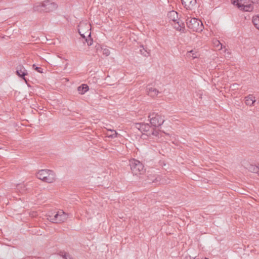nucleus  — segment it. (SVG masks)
<instances>
[{"label":"nucleus","instance_id":"dca6fc26","mask_svg":"<svg viewBox=\"0 0 259 259\" xmlns=\"http://www.w3.org/2000/svg\"><path fill=\"white\" fill-rule=\"evenodd\" d=\"M33 10L38 12H44L43 3H36L33 6Z\"/></svg>","mask_w":259,"mask_h":259},{"label":"nucleus","instance_id":"7ed1b4c3","mask_svg":"<svg viewBox=\"0 0 259 259\" xmlns=\"http://www.w3.org/2000/svg\"><path fill=\"white\" fill-rule=\"evenodd\" d=\"M186 24L188 27L193 31L201 32L203 29L202 22L195 18H189L186 19Z\"/></svg>","mask_w":259,"mask_h":259},{"label":"nucleus","instance_id":"423d86ee","mask_svg":"<svg viewBox=\"0 0 259 259\" xmlns=\"http://www.w3.org/2000/svg\"><path fill=\"white\" fill-rule=\"evenodd\" d=\"M17 74L23 78L26 82L27 81L25 76L27 75V71L26 69L21 65H19L16 68Z\"/></svg>","mask_w":259,"mask_h":259},{"label":"nucleus","instance_id":"a211bd4d","mask_svg":"<svg viewBox=\"0 0 259 259\" xmlns=\"http://www.w3.org/2000/svg\"><path fill=\"white\" fill-rule=\"evenodd\" d=\"M248 170L254 173L258 174L259 173V165L258 166L254 165H250L248 167Z\"/></svg>","mask_w":259,"mask_h":259},{"label":"nucleus","instance_id":"cd10ccee","mask_svg":"<svg viewBox=\"0 0 259 259\" xmlns=\"http://www.w3.org/2000/svg\"><path fill=\"white\" fill-rule=\"evenodd\" d=\"M188 54H192V57L193 58H195L197 57V56L195 55V54L194 53V51L193 50H191L189 52H188Z\"/></svg>","mask_w":259,"mask_h":259},{"label":"nucleus","instance_id":"9b49d317","mask_svg":"<svg viewBox=\"0 0 259 259\" xmlns=\"http://www.w3.org/2000/svg\"><path fill=\"white\" fill-rule=\"evenodd\" d=\"M147 92L151 97H155L159 94V91L155 88H153L150 86L147 87Z\"/></svg>","mask_w":259,"mask_h":259},{"label":"nucleus","instance_id":"f257e3e1","mask_svg":"<svg viewBox=\"0 0 259 259\" xmlns=\"http://www.w3.org/2000/svg\"><path fill=\"white\" fill-rule=\"evenodd\" d=\"M148 118L150 119L151 126L153 127V131L151 134L156 137L158 136L159 132L155 130L154 128L161 126L164 121V117L156 113H150Z\"/></svg>","mask_w":259,"mask_h":259},{"label":"nucleus","instance_id":"5701e85b","mask_svg":"<svg viewBox=\"0 0 259 259\" xmlns=\"http://www.w3.org/2000/svg\"><path fill=\"white\" fill-rule=\"evenodd\" d=\"M61 255L62 256L63 259H72V257L66 252H62Z\"/></svg>","mask_w":259,"mask_h":259},{"label":"nucleus","instance_id":"20e7f679","mask_svg":"<svg viewBox=\"0 0 259 259\" xmlns=\"http://www.w3.org/2000/svg\"><path fill=\"white\" fill-rule=\"evenodd\" d=\"M130 165L132 172L135 175L142 174L145 171L144 165L140 161L138 160L134 159L130 160Z\"/></svg>","mask_w":259,"mask_h":259},{"label":"nucleus","instance_id":"2eb2a0df","mask_svg":"<svg viewBox=\"0 0 259 259\" xmlns=\"http://www.w3.org/2000/svg\"><path fill=\"white\" fill-rule=\"evenodd\" d=\"M175 28L180 31L184 32L185 30L184 24L182 21H178L175 24Z\"/></svg>","mask_w":259,"mask_h":259},{"label":"nucleus","instance_id":"39448f33","mask_svg":"<svg viewBox=\"0 0 259 259\" xmlns=\"http://www.w3.org/2000/svg\"><path fill=\"white\" fill-rule=\"evenodd\" d=\"M44 11L45 12H50L55 10L58 5L54 2H52L49 0L45 1L43 2Z\"/></svg>","mask_w":259,"mask_h":259},{"label":"nucleus","instance_id":"f8f14e48","mask_svg":"<svg viewBox=\"0 0 259 259\" xmlns=\"http://www.w3.org/2000/svg\"><path fill=\"white\" fill-rule=\"evenodd\" d=\"M68 215L65 213L62 210H59V216L58 217V223L64 222L67 220Z\"/></svg>","mask_w":259,"mask_h":259},{"label":"nucleus","instance_id":"9d476101","mask_svg":"<svg viewBox=\"0 0 259 259\" xmlns=\"http://www.w3.org/2000/svg\"><path fill=\"white\" fill-rule=\"evenodd\" d=\"M255 102V97L252 95H249L245 98V103L246 105L253 106Z\"/></svg>","mask_w":259,"mask_h":259},{"label":"nucleus","instance_id":"f3484780","mask_svg":"<svg viewBox=\"0 0 259 259\" xmlns=\"http://www.w3.org/2000/svg\"><path fill=\"white\" fill-rule=\"evenodd\" d=\"M108 132H110L111 134L107 133L106 134L107 137L110 138H115L119 135L115 130L108 129Z\"/></svg>","mask_w":259,"mask_h":259},{"label":"nucleus","instance_id":"2f4dec72","mask_svg":"<svg viewBox=\"0 0 259 259\" xmlns=\"http://www.w3.org/2000/svg\"><path fill=\"white\" fill-rule=\"evenodd\" d=\"M78 33L81 35V31H80V29L79 28H78Z\"/></svg>","mask_w":259,"mask_h":259},{"label":"nucleus","instance_id":"f704fd0d","mask_svg":"<svg viewBox=\"0 0 259 259\" xmlns=\"http://www.w3.org/2000/svg\"><path fill=\"white\" fill-rule=\"evenodd\" d=\"M51 215H53V213H52V212H51Z\"/></svg>","mask_w":259,"mask_h":259},{"label":"nucleus","instance_id":"ddd939ff","mask_svg":"<svg viewBox=\"0 0 259 259\" xmlns=\"http://www.w3.org/2000/svg\"><path fill=\"white\" fill-rule=\"evenodd\" d=\"M58 216H59V211L57 212L53 216L49 214L47 215V219L52 223H58Z\"/></svg>","mask_w":259,"mask_h":259},{"label":"nucleus","instance_id":"a878e982","mask_svg":"<svg viewBox=\"0 0 259 259\" xmlns=\"http://www.w3.org/2000/svg\"><path fill=\"white\" fill-rule=\"evenodd\" d=\"M214 44L217 47H219L220 46V49H223V45L220 42L219 40H215V42H214Z\"/></svg>","mask_w":259,"mask_h":259},{"label":"nucleus","instance_id":"f03ea898","mask_svg":"<svg viewBox=\"0 0 259 259\" xmlns=\"http://www.w3.org/2000/svg\"><path fill=\"white\" fill-rule=\"evenodd\" d=\"M36 177L47 183H52L56 179V175L54 172L49 169H41L36 174Z\"/></svg>","mask_w":259,"mask_h":259},{"label":"nucleus","instance_id":"b1692460","mask_svg":"<svg viewBox=\"0 0 259 259\" xmlns=\"http://www.w3.org/2000/svg\"><path fill=\"white\" fill-rule=\"evenodd\" d=\"M33 68L38 72L42 73L43 71V69L41 67H37L35 64L33 65Z\"/></svg>","mask_w":259,"mask_h":259},{"label":"nucleus","instance_id":"72a5a7b5","mask_svg":"<svg viewBox=\"0 0 259 259\" xmlns=\"http://www.w3.org/2000/svg\"><path fill=\"white\" fill-rule=\"evenodd\" d=\"M51 215H53V213H52V212H51Z\"/></svg>","mask_w":259,"mask_h":259},{"label":"nucleus","instance_id":"393cba45","mask_svg":"<svg viewBox=\"0 0 259 259\" xmlns=\"http://www.w3.org/2000/svg\"><path fill=\"white\" fill-rule=\"evenodd\" d=\"M238 87H239V84H237V83H233V84H232L230 88L231 90H237L238 89Z\"/></svg>","mask_w":259,"mask_h":259},{"label":"nucleus","instance_id":"c85d7f7f","mask_svg":"<svg viewBox=\"0 0 259 259\" xmlns=\"http://www.w3.org/2000/svg\"><path fill=\"white\" fill-rule=\"evenodd\" d=\"M161 181L160 177H157L153 181V183H157L158 182H160Z\"/></svg>","mask_w":259,"mask_h":259},{"label":"nucleus","instance_id":"4468645a","mask_svg":"<svg viewBox=\"0 0 259 259\" xmlns=\"http://www.w3.org/2000/svg\"><path fill=\"white\" fill-rule=\"evenodd\" d=\"M168 17L170 20L174 22H176L177 21L178 16V13L175 11H172L169 12L167 14Z\"/></svg>","mask_w":259,"mask_h":259},{"label":"nucleus","instance_id":"473e14b6","mask_svg":"<svg viewBox=\"0 0 259 259\" xmlns=\"http://www.w3.org/2000/svg\"><path fill=\"white\" fill-rule=\"evenodd\" d=\"M204 259H209V258L205 257Z\"/></svg>","mask_w":259,"mask_h":259},{"label":"nucleus","instance_id":"6ab92c4d","mask_svg":"<svg viewBox=\"0 0 259 259\" xmlns=\"http://www.w3.org/2000/svg\"><path fill=\"white\" fill-rule=\"evenodd\" d=\"M140 47L142 48L140 50L141 55L145 57H148L150 56V53L149 50H147L145 49L143 46H141Z\"/></svg>","mask_w":259,"mask_h":259},{"label":"nucleus","instance_id":"bb28decb","mask_svg":"<svg viewBox=\"0 0 259 259\" xmlns=\"http://www.w3.org/2000/svg\"><path fill=\"white\" fill-rule=\"evenodd\" d=\"M103 54L108 56L110 54V51L108 49H104L103 50Z\"/></svg>","mask_w":259,"mask_h":259},{"label":"nucleus","instance_id":"aec40b11","mask_svg":"<svg viewBox=\"0 0 259 259\" xmlns=\"http://www.w3.org/2000/svg\"><path fill=\"white\" fill-rule=\"evenodd\" d=\"M252 22L254 26L259 30V16L253 17L252 19Z\"/></svg>","mask_w":259,"mask_h":259},{"label":"nucleus","instance_id":"7c9ffc66","mask_svg":"<svg viewBox=\"0 0 259 259\" xmlns=\"http://www.w3.org/2000/svg\"><path fill=\"white\" fill-rule=\"evenodd\" d=\"M77 90L78 91L80 92L81 90V85L78 87L77 88Z\"/></svg>","mask_w":259,"mask_h":259},{"label":"nucleus","instance_id":"0eeeda50","mask_svg":"<svg viewBox=\"0 0 259 259\" xmlns=\"http://www.w3.org/2000/svg\"><path fill=\"white\" fill-rule=\"evenodd\" d=\"M135 127L141 132H147L149 131L151 126L148 123H137Z\"/></svg>","mask_w":259,"mask_h":259},{"label":"nucleus","instance_id":"4be33fe9","mask_svg":"<svg viewBox=\"0 0 259 259\" xmlns=\"http://www.w3.org/2000/svg\"><path fill=\"white\" fill-rule=\"evenodd\" d=\"M89 90V86L86 84H82V94H84Z\"/></svg>","mask_w":259,"mask_h":259},{"label":"nucleus","instance_id":"c756f323","mask_svg":"<svg viewBox=\"0 0 259 259\" xmlns=\"http://www.w3.org/2000/svg\"><path fill=\"white\" fill-rule=\"evenodd\" d=\"M224 52L228 55L227 57H229V55H230V53L229 52V51L227 49H225L224 50Z\"/></svg>","mask_w":259,"mask_h":259},{"label":"nucleus","instance_id":"1a4fd4ad","mask_svg":"<svg viewBox=\"0 0 259 259\" xmlns=\"http://www.w3.org/2000/svg\"><path fill=\"white\" fill-rule=\"evenodd\" d=\"M91 32H90L87 37H85L84 34H82V42L85 44L87 43L88 46H90L93 44V40L91 37Z\"/></svg>","mask_w":259,"mask_h":259},{"label":"nucleus","instance_id":"412c9836","mask_svg":"<svg viewBox=\"0 0 259 259\" xmlns=\"http://www.w3.org/2000/svg\"><path fill=\"white\" fill-rule=\"evenodd\" d=\"M17 190L20 193H23L26 191V188L24 184H19L17 186Z\"/></svg>","mask_w":259,"mask_h":259},{"label":"nucleus","instance_id":"6e6552de","mask_svg":"<svg viewBox=\"0 0 259 259\" xmlns=\"http://www.w3.org/2000/svg\"><path fill=\"white\" fill-rule=\"evenodd\" d=\"M182 4L187 9L191 10L196 4V0H181Z\"/></svg>","mask_w":259,"mask_h":259}]
</instances>
